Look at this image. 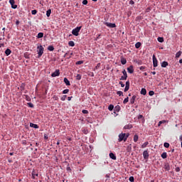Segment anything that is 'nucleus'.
<instances>
[{
    "mask_svg": "<svg viewBox=\"0 0 182 182\" xmlns=\"http://www.w3.org/2000/svg\"><path fill=\"white\" fill-rule=\"evenodd\" d=\"M82 26H77L75 28L73 29L72 33L74 35V36H79V32H80Z\"/></svg>",
    "mask_w": 182,
    "mask_h": 182,
    "instance_id": "1",
    "label": "nucleus"
},
{
    "mask_svg": "<svg viewBox=\"0 0 182 182\" xmlns=\"http://www.w3.org/2000/svg\"><path fill=\"white\" fill-rule=\"evenodd\" d=\"M37 52H38V56L41 58V56L43 55V47L42 46H38L37 47Z\"/></svg>",
    "mask_w": 182,
    "mask_h": 182,
    "instance_id": "2",
    "label": "nucleus"
},
{
    "mask_svg": "<svg viewBox=\"0 0 182 182\" xmlns=\"http://www.w3.org/2000/svg\"><path fill=\"white\" fill-rule=\"evenodd\" d=\"M126 141V134L124 133H121L119 134V139H118V141Z\"/></svg>",
    "mask_w": 182,
    "mask_h": 182,
    "instance_id": "3",
    "label": "nucleus"
},
{
    "mask_svg": "<svg viewBox=\"0 0 182 182\" xmlns=\"http://www.w3.org/2000/svg\"><path fill=\"white\" fill-rule=\"evenodd\" d=\"M152 59H153L154 68H157V66H158V61H157V58H156V55H153Z\"/></svg>",
    "mask_w": 182,
    "mask_h": 182,
    "instance_id": "4",
    "label": "nucleus"
},
{
    "mask_svg": "<svg viewBox=\"0 0 182 182\" xmlns=\"http://www.w3.org/2000/svg\"><path fill=\"white\" fill-rule=\"evenodd\" d=\"M9 4L11 5L13 9L18 8V5L15 4V0H9Z\"/></svg>",
    "mask_w": 182,
    "mask_h": 182,
    "instance_id": "5",
    "label": "nucleus"
},
{
    "mask_svg": "<svg viewBox=\"0 0 182 182\" xmlns=\"http://www.w3.org/2000/svg\"><path fill=\"white\" fill-rule=\"evenodd\" d=\"M60 75V70H56L54 73L51 74L52 77H56V76H59Z\"/></svg>",
    "mask_w": 182,
    "mask_h": 182,
    "instance_id": "6",
    "label": "nucleus"
},
{
    "mask_svg": "<svg viewBox=\"0 0 182 182\" xmlns=\"http://www.w3.org/2000/svg\"><path fill=\"white\" fill-rule=\"evenodd\" d=\"M106 26H108V28H116V24L115 23H105Z\"/></svg>",
    "mask_w": 182,
    "mask_h": 182,
    "instance_id": "7",
    "label": "nucleus"
},
{
    "mask_svg": "<svg viewBox=\"0 0 182 182\" xmlns=\"http://www.w3.org/2000/svg\"><path fill=\"white\" fill-rule=\"evenodd\" d=\"M127 72L128 73H134V69L133 68V65H130L129 68H127Z\"/></svg>",
    "mask_w": 182,
    "mask_h": 182,
    "instance_id": "8",
    "label": "nucleus"
},
{
    "mask_svg": "<svg viewBox=\"0 0 182 182\" xmlns=\"http://www.w3.org/2000/svg\"><path fill=\"white\" fill-rule=\"evenodd\" d=\"M129 89H130V82L127 81L126 82V86L124 88V92H127L129 90Z\"/></svg>",
    "mask_w": 182,
    "mask_h": 182,
    "instance_id": "9",
    "label": "nucleus"
},
{
    "mask_svg": "<svg viewBox=\"0 0 182 182\" xmlns=\"http://www.w3.org/2000/svg\"><path fill=\"white\" fill-rule=\"evenodd\" d=\"M144 159L146 160L149 159V152L147 151H144L143 152Z\"/></svg>",
    "mask_w": 182,
    "mask_h": 182,
    "instance_id": "10",
    "label": "nucleus"
},
{
    "mask_svg": "<svg viewBox=\"0 0 182 182\" xmlns=\"http://www.w3.org/2000/svg\"><path fill=\"white\" fill-rule=\"evenodd\" d=\"M109 157L110 159H112V160H116L117 157L116 155H114V154L113 153H109Z\"/></svg>",
    "mask_w": 182,
    "mask_h": 182,
    "instance_id": "11",
    "label": "nucleus"
},
{
    "mask_svg": "<svg viewBox=\"0 0 182 182\" xmlns=\"http://www.w3.org/2000/svg\"><path fill=\"white\" fill-rule=\"evenodd\" d=\"M168 66V63L167 61H164L161 63V68H167Z\"/></svg>",
    "mask_w": 182,
    "mask_h": 182,
    "instance_id": "12",
    "label": "nucleus"
},
{
    "mask_svg": "<svg viewBox=\"0 0 182 182\" xmlns=\"http://www.w3.org/2000/svg\"><path fill=\"white\" fill-rule=\"evenodd\" d=\"M64 82L65 83L66 86H70V82L69 81V80H68V78H64Z\"/></svg>",
    "mask_w": 182,
    "mask_h": 182,
    "instance_id": "13",
    "label": "nucleus"
},
{
    "mask_svg": "<svg viewBox=\"0 0 182 182\" xmlns=\"http://www.w3.org/2000/svg\"><path fill=\"white\" fill-rule=\"evenodd\" d=\"M5 53L6 55V56H9V55H11V53H12V51H11V49L7 48L5 51Z\"/></svg>",
    "mask_w": 182,
    "mask_h": 182,
    "instance_id": "14",
    "label": "nucleus"
},
{
    "mask_svg": "<svg viewBox=\"0 0 182 182\" xmlns=\"http://www.w3.org/2000/svg\"><path fill=\"white\" fill-rule=\"evenodd\" d=\"M30 127H33V129H38L39 127L36 124L31 123L30 124Z\"/></svg>",
    "mask_w": 182,
    "mask_h": 182,
    "instance_id": "15",
    "label": "nucleus"
},
{
    "mask_svg": "<svg viewBox=\"0 0 182 182\" xmlns=\"http://www.w3.org/2000/svg\"><path fill=\"white\" fill-rule=\"evenodd\" d=\"M38 176H39V174L36 173L35 171H32V178H35V176L38 177Z\"/></svg>",
    "mask_w": 182,
    "mask_h": 182,
    "instance_id": "16",
    "label": "nucleus"
},
{
    "mask_svg": "<svg viewBox=\"0 0 182 182\" xmlns=\"http://www.w3.org/2000/svg\"><path fill=\"white\" fill-rule=\"evenodd\" d=\"M121 63L122 65H126V63H127V60H126V58H122L121 59Z\"/></svg>",
    "mask_w": 182,
    "mask_h": 182,
    "instance_id": "17",
    "label": "nucleus"
},
{
    "mask_svg": "<svg viewBox=\"0 0 182 182\" xmlns=\"http://www.w3.org/2000/svg\"><path fill=\"white\" fill-rule=\"evenodd\" d=\"M147 93V91L146 90L145 88H142L141 90V95H144V96H145V95Z\"/></svg>",
    "mask_w": 182,
    "mask_h": 182,
    "instance_id": "18",
    "label": "nucleus"
},
{
    "mask_svg": "<svg viewBox=\"0 0 182 182\" xmlns=\"http://www.w3.org/2000/svg\"><path fill=\"white\" fill-rule=\"evenodd\" d=\"M133 127V126L132 125V124H128V125H125L124 127V129H132Z\"/></svg>",
    "mask_w": 182,
    "mask_h": 182,
    "instance_id": "19",
    "label": "nucleus"
},
{
    "mask_svg": "<svg viewBox=\"0 0 182 182\" xmlns=\"http://www.w3.org/2000/svg\"><path fill=\"white\" fill-rule=\"evenodd\" d=\"M138 140H139V136L137 134H135L134 136V143H137Z\"/></svg>",
    "mask_w": 182,
    "mask_h": 182,
    "instance_id": "20",
    "label": "nucleus"
},
{
    "mask_svg": "<svg viewBox=\"0 0 182 182\" xmlns=\"http://www.w3.org/2000/svg\"><path fill=\"white\" fill-rule=\"evenodd\" d=\"M158 42H160L161 43H163L164 42V38L163 37H159L157 38Z\"/></svg>",
    "mask_w": 182,
    "mask_h": 182,
    "instance_id": "21",
    "label": "nucleus"
},
{
    "mask_svg": "<svg viewBox=\"0 0 182 182\" xmlns=\"http://www.w3.org/2000/svg\"><path fill=\"white\" fill-rule=\"evenodd\" d=\"M181 54H182V52H181V51L177 52L176 54V59L178 58H180V57L181 56Z\"/></svg>",
    "mask_w": 182,
    "mask_h": 182,
    "instance_id": "22",
    "label": "nucleus"
},
{
    "mask_svg": "<svg viewBox=\"0 0 182 182\" xmlns=\"http://www.w3.org/2000/svg\"><path fill=\"white\" fill-rule=\"evenodd\" d=\"M48 50H50V52L55 50V48L53 46H49L48 47Z\"/></svg>",
    "mask_w": 182,
    "mask_h": 182,
    "instance_id": "23",
    "label": "nucleus"
},
{
    "mask_svg": "<svg viewBox=\"0 0 182 182\" xmlns=\"http://www.w3.org/2000/svg\"><path fill=\"white\" fill-rule=\"evenodd\" d=\"M50 14H52V10L48 9V10L46 11V16H48V18H49V16H50Z\"/></svg>",
    "mask_w": 182,
    "mask_h": 182,
    "instance_id": "24",
    "label": "nucleus"
},
{
    "mask_svg": "<svg viewBox=\"0 0 182 182\" xmlns=\"http://www.w3.org/2000/svg\"><path fill=\"white\" fill-rule=\"evenodd\" d=\"M141 46V43H140V42H138V43H136V44H135V48H136V49H139V48H140Z\"/></svg>",
    "mask_w": 182,
    "mask_h": 182,
    "instance_id": "25",
    "label": "nucleus"
},
{
    "mask_svg": "<svg viewBox=\"0 0 182 182\" xmlns=\"http://www.w3.org/2000/svg\"><path fill=\"white\" fill-rule=\"evenodd\" d=\"M134 100H136V97L134 95L130 100V103L133 105L134 103Z\"/></svg>",
    "mask_w": 182,
    "mask_h": 182,
    "instance_id": "26",
    "label": "nucleus"
},
{
    "mask_svg": "<svg viewBox=\"0 0 182 182\" xmlns=\"http://www.w3.org/2000/svg\"><path fill=\"white\" fill-rule=\"evenodd\" d=\"M37 38L38 39H41V38H43V33H38V36H37Z\"/></svg>",
    "mask_w": 182,
    "mask_h": 182,
    "instance_id": "27",
    "label": "nucleus"
},
{
    "mask_svg": "<svg viewBox=\"0 0 182 182\" xmlns=\"http://www.w3.org/2000/svg\"><path fill=\"white\" fill-rule=\"evenodd\" d=\"M161 156L162 157V159H167V153L166 152L162 153Z\"/></svg>",
    "mask_w": 182,
    "mask_h": 182,
    "instance_id": "28",
    "label": "nucleus"
},
{
    "mask_svg": "<svg viewBox=\"0 0 182 182\" xmlns=\"http://www.w3.org/2000/svg\"><path fill=\"white\" fill-rule=\"evenodd\" d=\"M149 144V142H144L142 145H141V148L142 149H145V147H147V145Z\"/></svg>",
    "mask_w": 182,
    "mask_h": 182,
    "instance_id": "29",
    "label": "nucleus"
},
{
    "mask_svg": "<svg viewBox=\"0 0 182 182\" xmlns=\"http://www.w3.org/2000/svg\"><path fill=\"white\" fill-rule=\"evenodd\" d=\"M68 45H69V46L73 47V46H75V42L70 41L68 42Z\"/></svg>",
    "mask_w": 182,
    "mask_h": 182,
    "instance_id": "30",
    "label": "nucleus"
},
{
    "mask_svg": "<svg viewBox=\"0 0 182 182\" xmlns=\"http://www.w3.org/2000/svg\"><path fill=\"white\" fill-rule=\"evenodd\" d=\"M114 108V106L113 105H110L109 107H108V109L112 112V110H113V109Z\"/></svg>",
    "mask_w": 182,
    "mask_h": 182,
    "instance_id": "31",
    "label": "nucleus"
},
{
    "mask_svg": "<svg viewBox=\"0 0 182 182\" xmlns=\"http://www.w3.org/2000/svg\"><path fill=\"white\" fill-rule=\"evenodd\" d=\"M164 147H166V149H168L170 147V144L165 142L164 144Z\"/></svg>",
    "mask_w": 182,
    "mask_h": 182,
    "instance_id": "32",
    "label": "nucleus"
},
{
    "mask_svg": "<svg viewBox=\"0 0 182 182\" xmlns=\"http://www.w3.org/2000/svg\"><path fill=\"white\" fill-rule=\"evenodd\" d=\"M129 102V97H126L124 101H123V104L126 105V103H127Z\"/></svg>",
    "mask_w": 182,
    "mask_h": 182,
    "instance_id": "33",
    "label": "nucleus"
},
{
    "mask_svg": "<svg viewBox=\"0 0 182 182\" xmlns=\"http://www.w3.org/2000/svg\"><path fill=\"white\" fill-rule=\"evenodd\" d=\"M76 79L77 80H80V79H82V75H80V74H77L76 76Z\"/></svg>",
    "mask_w": 182,
    "mask_h": 182,
    "instance_id": "34",
    "label": "nucleus"
},
{
    "mask_svg": "<svg viewBox=\"0 0 182 182\" xmlns=\"http://www.w3.org/2000/svg\"><path fill=\"white\" fill-rule=\"evenodd\" d=\"M63 95H67V93H69V89H65L63 91Z\"/></svg>",
    "mask_w": 182,
    "mask_h": 182,
    "instance_id": "35",
    "label": "nucleus"
},
{
    "mask_svg": "<svg viewBox=\"0 0 182 182\" xmlns=\"http://www.w3.org/2000/svg\"><path fill=\"white\" fill-rule=\"evenodd\" d=\"M66 97H68L67 95H63V96L61 97V100H62L63 102H65V100H66Z\"/></svg>",
    "mask_w": 182,
    "mask_h": 182,
    "instance_id": "36",
    "label": "nucleus"
},
{
    "mask_svg": "<svg viewBox=\"0 0 182 182\" xmlns=\"http://www.w3.org/2000/svg\"><path fill=\"white\" fill-rule=\"evenodd\" d=\"M164 123H166V120L160 121V122H159L158 126H161V124H163Z\"/></svg>",
    "mask_w": 182,
    "mask_h": 182,
    "instance_id": "37",
    "label": "nucleus"
},
{
    "mask_svg": "<svg viewBox=\"0 0 182 182\" xmlns=\"http://www.w3.org/2000/svg\"><path fill=\"white\" fill-rule=\"evenodd\" d=\"M122 73H123L124 76H125V77H127V73L126 72V70H124L122 71Z\"/></svg>",
    "mask_w": 182,
    "mask_h": 182,
    "instance_id": "38",
    "label": "nucleus"
},
{
    "mask_svg": "<svg viewBox=\"0 0 182 182\" xmlns=\"http://www.w3.org/2000/svg\"><path fill=\"white\" fill-rule=\"evenodd\" d=\"M31 14L32 15H36V14H38V11L36 10H32Z\"/></svg>",
    "mask_w": 182,
    "mask_h": 182,
    "instance_id": "39",
    "label": "nucleus"
},
{
    "mask_svg": "<svg viewBox=\"0 0 182 182\" xmlns=\"http://www.w3.org/2000/svg\"><path fill=\"white\" fill-rule=\"evenodd\" d=\"M27 105L28 107H33V104H32V102H28Z\"/></svg>",
    "mask_w": 182,
    "mask_h": 182,
    "instance_id": "40",
    "label": "nucleus"
},
{
    "mask_svg": "<svg viewBox=\"0 0 182 182\" xmlns=\"http://www.w3.org/2000/svg\"><path fill=\"white\" fill-rule=\"evenodd\" d=\"M82 133H84V134H87V133H89V131H87V129H85L82 130Z\"/></svg>",
    "mask_w": 182,
    "mask_h": 182,
    "instance_id": "41",
    "label": "nucleus"
},
{
    "mask_svg": "<svg viewBox=\"0 0 182 182\" xmlns=\"http://www.w3.org/2000/svg\"><path fill=\"white\" fill-rule=\"evenodd\" d=\"M127 79V77H125L124 75L122 76L120 78V80H126Z\"/></svg>",
    "mask_w": 182,
    "mask_h": 182,
    "instance_id": "42",
    "label": "nucleus"
},
{
    "mask_svg": "<svg viewBox=\"0 0 182 182\" xmlns=\"http://www.w3.org/2000/svg\"><path fill=\"white\" fill-rule=\"evenodd\" d=\"M117 95H118L119 96H122V95H123V92H122V91H118V92H117Z\"/></svg>",
    "mask_w": 182,
    "mask_h": 182,
    "instance_id": "43",
    "label": "nucleus"
},
{
    "mask_svg": "<svg viewBox=\"0 0 182 182\" xmlns=\"http://www.w3.org/2000/svg\"><path fill=\"white\" fill-rule=\"evenodd\" d=\"M149 96H153L154 95V91H149Z\"/></svg>",
    "mask_w": 182,
    "mask_h": 182,
    "instance_id": "44",
    "label": "nucleus"
},
{
    "mask_svg": "<svg viewBox=\"0 0 182 182\" xmlns=\"http://www.w3.org/2000/svg\"><path fill=\"white\" fill-rule=\"evenodd\" d=\"M82 112L84 114H87V113H89V112L86 109H83Z\"/></svg>",
    "mask_w": 182,
    "mask_h": 182,
    "instance_id": "45",
    "label": "nucleus"
},
{
    "mask_svg": "<svg viewBox=\"0 0 182 182\" xmlns=\"http://www.w3.org/2000/svg\"><path fill=\"white\" fill-rule=\"evenodd\" d=\"M83 63V61L82 60H80V61H77L76 63V65H82Z\"/></svg>",
    "mask_w": 182,
    "mask_h": 182,
    "instance_id": "46",
    "label": "nucleus"
},
{
    "mask_svg": "<svg viewBox=\"0 0 182 182\" xmlns=\"http://www.w3.org/2000/svg\"><path fill=\"white\" fill-rule=\"evenodd\" d=\"M129 181H131V182L134 181V177H133V176L129 177Z\"/></svg>",
    "mask_w": 182,
    "mask_h": 182,
    "instance_id": "47",
    "label": "nucleus"
},
{
    "mask_svg": "<svg viewBox=\"0 0 182 182\" xmlns=\"http://www.w3.org/2000/svg\"><path fill=\"white\" fill-rule=\"evenodd\" d=\"M82 5H87V0H83Z\"/></svg>",
    "mask_w": 182,
    "mask_h": 182,
    "instance_id": "48",
    "label": "nucleus"
},
{
    "mask_svg": "<svg viewBox=\"0 0 182 182\" xmlns=\"http://www.w3.org/2000/svg\"><path fill=\"white\" fill-rule=\"evenodd\" d=\"M119 85H121V87H124V84L123 83V82L120 81Z\"/></svg>",
    "mask_w": 182,
    "mask_h": 182,
    "instance_id": "49",
    "label": "nucleus"
},
{
    "mask_svg": "<svg viewBox=\"0 0 182 182\" xmlns=\"http://www.w3.org/2000/svg\"><path fill=\"white\" fill-rule=\"evenodd\" d=\"M129 136H130V134H129V133L125 134L126 140H127V138H128Z\"/></svg>",
    "mask_w": 182,
    "mask_h": 182,
    "instance_id": "50",
    "label": "nucleus"
},
{
    "mask_svg": "<svg viewBox=\"0 0 182 182\" xmlns=\"http://www.w3.org/2000/svg\"><path fill=\"white\" fill-rule=\"evenodd\" d=\"M53 99H54V100H58V96L54 95V96L53 97Z\"/></svg>",
    "mask_w": 182,
    "mask_h": 182,
    "instance_id": "51",
    "label": "nucleus"
},
{
    "mask_svg": "<svg viewBox=\"0 0 182 182\" xmlns=\"http://www.w3.org/2000/svg\"><path fill=\"white\" fill-rule=\"evenodd\" d=\"M130 5H134V1L133 0H131L129 1Z\"/></svg>",
    "mask_w": 182,
    "mask_h": 182,
    "instance_id": "52",
    "label": "nucleus"
},
{
    "mask_svg": "<svg viewBox=\"0 0 182 182\" xmlns=\"http://www.w3.org/2000/svg\"><path fill=\"white\" fill-rule=\"evenodd\" d=\"M138 119H143V115L139 114V115L138 116Z\"/></svg>",
    "mask_w": 182,
    "mask_h": 182,
    "instance_id": "53",
    "label": "nucleus"
},
{
    "mask_svg": "<svg viewBox=\"0 0 182 182\" xmlns=\"http://www.w3.org/2000/svg\"><path fill=\"white\" fill-rule=\"evenodd\" d=\"M68 100L69 102H70V100H72V97H68Z\"/></svg>",
    "mask_w": 182,
    "mask_h": 182,
    "instance_id": "54",
    "label": "nucleus"
},
{
    "mask_svg": "<svg viewBox=\"0 0 182 182\" xmlns=\"http://www.w3.org/2000/svg\"><path fill=\"white\" fill-rule=\"evenodd\" d=\"M179 140H180V141H181V142H182V135H181V136H180V137H179Z\"/></svg>",
    "mask_w": 182,
    "mask_h": 182,
    "instance_id": "55",
    "label": "nucleus"
},
{
    "mask_svg": "<svg viewBox=\"0 0 182 182\" xmlns=\"http://www.w3.org/2000/svg\"><path fill=\"white\" fill-rule=\"evenodd\" d=\"M176 171H177V172L180 171V168H176Z\"/></svg>",
    "mask_w": 182,
    "mask_h": 182,
    "instance_id": "56",
    "label": "nucleus"
},
{
    "mask_svg": "<svg viewBox=\"0 0 182 182\" xmlns=\"http://www.w3.org/2000/svg\"><path fill=\"white\" fill-rule=\"evenodd\" d=\"M26 97L27 100L29 101V97H28V95H26Z\"/></svg>",
    "mask_w": 182,
    "mask_h": 182,
    "instance_id": "57",
    "label": "nucleus"
},
{
    "mask_svg": "<svg viewBox=\"0 0 182 182\" xmlns=\"http://www.w3.org/2000/svg\"><path fill=\"white\" fill-rule=\"evenodd\" d=\"M59 144H60V141H58L57 142V146H59Z\"/></svg>",
    "mask_w": 182,
    "mask_h": 182,
    "instance_id": "58",
    "label": "nucleus"
},
{
    "mask_svg": "<svg viewBox=\"0 0 182 182\" xmlns=\"http://www.w3.org/2000/svg\"><path fill=\"white\" fill-rule=\"evenodd\" d=\"M179 63H182V59L179 60Z\"/></svg>",
    "mask_w": 182,
    "mask_h": 182,
    "instance_id": "59",
    "label": "nucleus"
},
{
    "mask_svg": "<svg viewBox=\"0 0 182 182\" xmlns=\"http://www.w3.org/2000/svg\"><path fill=\"white\" fill-rule=\"evenodd\" d=\"M151 73H152V75H156V72H154V71L152 72Z\"/></svg>",
    "mask_w": 182,
    "mask_h": 182,
    "instance_id": "60",
    "label": "nucleus"
},
{
    "mask_svg": "<svg viewBox=\"0 0 182 182\" xmlns=\"http://www.w3.org/2000/svg\"><path fill=\"white\" fill-rule=\"evenodd\" d=\"M142 69H144V67L142 66V67L140 68V70H141Z\"/></svg>",
    "mask_w": 182,
    "mask_h": 182,
    "instance_id": "61",
    "label": "nucleus"
},
{
    "mask_svg": "<svg viewBox=\"0 0 182 182\" xmlns=\"http://www.w3.org/2000/svg\"><path fill=\"white\" fill-rule=\"evenodd\" d=\"M16 25H18V24H19V21H17L16 22Z\"/></svg>",
    "mask_w": 182,
    "mask_h": 182,
    "instance_id": "62",
    "label": "nucleus"
},
{
    "mask_svg": "<svg viewBox=\"0 0 182 182\" xmlns=\"http://www.w3.org/2000/svg\"><path fill=\"white\" fill-rule=\"evenodd\" d=\"M10 156H14V153L11 152Z\"/></svg>",
    "mask_w": 182,
    "mask_h": 182,
    "instance_id": "63",
    "label": "nucleus"
},
{
    "mask_svg": "<svg viewBox=\"0 0 182 182\" xmlns=\"http://www.w3.org/2000/svg\"><path fill=\"white\" fill-rule=\"evenodd\" d=\"M144 75H145V76H147V73H144Z\"/></svg>",
    "mask_w": 182,
    "mask_h": 182,
    "instance_id": "64",
    "label": "nucleus"
}]
</instances>
